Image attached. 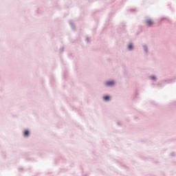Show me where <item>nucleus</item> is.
<instances>
[{
  "label": "nucleus",
  "mask_w": 176,
  "mask_h": 176,
  "mask_svg": "<svg viewBox=\"0 0 176 176\" xmlns=\"http://www.w3.org/2000/svg\"><path fill=\"white\" fill-rule=\"evenodd\" d=\"M146 23L148 25H153L154 24L153 21H152L151 19H148L146 21Z\"/></svg>",
  "instance_id": "nucleus-1"
},
{
  "label": "nucleus",
  "mask_w": 176,
  "mask_h": 176,
  "mask_svg": "<svg viewBox=\"0 0 176 176\" xmlns=\"http://www.w3.org/2000/svg\"><path fill=\"white\" fill-rule=\"evenodd\" d=\"M24 137H28L30 135V131L28 130H25L23 132Z\"/></svg>",
  "instance_id": "nucleus-2"
},
{
  "label": "nucleus",
  "mask_w": 176,
  "mask_h": 176,
  "mask_svg": "<svg viewBox=\"0 0 176 176\" xmlns=\"http://www.w3.org/2000/svg\"><path fill=\"white\" fill-rule=\"evenodd\" d=\"M107 86H112L113 85H115V82L113 81H109L106 82Z\"/></svg>",
  "instance_id": "nucleus-3"
},
{
  "label": "nucleus",
  "mask_w": 176,
  "mask_h": 176,
  "mask_svg": "<svg viewBox=\"0 0 176 176\" xmlns=\"http://www.w3.org/2000/svg\"><path fill=\"white\" fill-rule=\"evenodd\" d=\"M103 99L104 100V101H109V96H104Z\"/></svg>",
  "instance_id": "nucleus-4"
},
{
  "label": "nucleus",
  "mask_w": 176,
  "mask_h": 176,
  "mask_svg": "<svg viewBox=\"0 0 176 176\" xmlns=\"http://www.w3.org/2000/svg\"><path fill=\"white\" fill-rule=\"evenodd\" d=\"M128 49L129 50H131V49H133V45L130 44L129 46H128Z\"/></svg>",
  "instance_id": "nucleus-5"
},
{
  "label": "nucleus",
  "mask_w": 176,
  "mask_h": 176,
  "mask_svg": "<svg viewBox=\"0 0 176 176\" xmlns=\"http://www.w3.org/2000/svg\"><path fill=\"white\" fill-rule=\"evenodd\" d=\"M151 79H153V80H155V79H156V78L155 76H152Z\"/></svg>",
  "instance_id": "nucleus-6"
}]
</instances>
